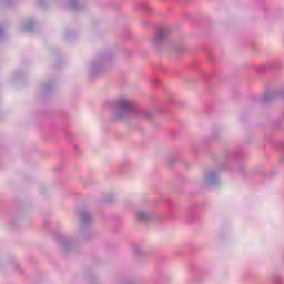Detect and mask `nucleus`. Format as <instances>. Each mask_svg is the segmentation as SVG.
Listing matches in <instances>:
<instances>
[{
    "instance_id": "f257e3e1",
    "label": "nucleus",
    "mask_w": 284,
    "mask_h": 284,
    "mask_svg": "<svg viewBox=\"0 0 284 284\" xmlns=\"http://www.w3.org/2000/svg\"><path fill=\"white\" fill-rule=\"evenodd\" d=\"M118 105L120 106V108H132V106H134V102H132L130 99H128V98H120L119 100H118Z\"/></svg>"
},
{
    "instance_id": "f03ea898",
    "label": "nucleus",
    "mask_w": 284,
    "mask_h": 284,
    "mask_svg": "<svg viewBox=\"0 0 284 284\" xmlns=\"http://www.w3.org/2000/svg\"><path fill=\"white\" fill-rule=\"evenodd\" d=\"M138 219H140V220L148 219V214H145L144 212H140V213H138Z\"/></svg>"
}]
</instances>
